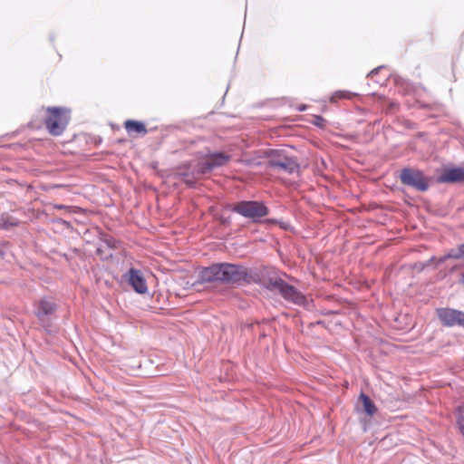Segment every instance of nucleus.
I'll list each match as a JSON object with an SVG mask.
<instances>
[{
	"instance_id": "1",
	"label": "nucleus",
	"mask_w": 464,
	"mask_h": 464,
	"mask_svg": "<svg viewBox=\"0 0 464 464\" xmlns=\"http://www.w3.org/2000/svg\"><path fill=\"white\" fill-rule=\"evenodd\" d=\"M199 280L202 283H222V284H240L242 282H250V276L247 269L239 265L230 263L214 264L208 267H204L199 273Z\"/></svg>"
},
{
	"instance_id": "2",
	"label": "nucleus",
	"mask_w": 464,
	"mask_h": 464,
	"mask_svg": "<svg viewBox=\"0 0 464 464\" xmlns=\"http://www.w3.org/2000/svg\"><path fill=\"white\" fill-rule=\"evenodd\" d=\"M46 111L47 115L44 120L46 129L50 134L60 136L69 123L70 111L64 108L59 107H49Z\"/></svg>"
},
{
	"instance_id": "3",
	"label": "nucleus",
	"mask_w": 464,
	"mask_h": 464,
	"mask_svg": "<svg viewBox=\"0 0 464 464\" xmlns=\"http://www.w3.org/2000/svg\"><path fill=\"white\" fill-rule=\"evenodd\" d=\"M268 165L278 170L293 174L298 172L299 164L296 160L289 157L285 150H271L268 152Z\"/></svg>"
},
{
	"instance_id": "4",
	"label": "nucleus",
	"mask_w": 464,
	"mask_h": 464,
	"mask_svg": "<svg viewBox=\"0 0 464 464\" xmlns=\"http://www.w3.org/2000/svg\"><path fill=\"white\" fill-rule=\"evenodd\" d=\"M233 211L254 222L268 214V208L259 201H240L233 206Z\"/></svg>"
},
{
	"instance_id": "5",
	"label": "nucleus",
	"mask_w": 464,
	"mask_h": 464,
	"mask_svg": "<svg viewBox=\"0 0 464 464\" xmlns=\"http://www.w3.org/2000/svg\"><path fill=\"white\" fill-rule=\"evenodd\" d=\"M400 178L402 184L412 187L419 191H426L429 188L428 179L418 169H403Z\"/></svg>"
},
{
	"instance_id": "6",
	"label": "nucleus",
	"mask_w": 464,
	"mask_h": 464,
	"mask_svg": "<svg viewBox=\"0 0 464 464\" xmlns=\"http://www.w3.org/2000/svg\"><path fill=\"white\" fill-rule=\"evenodd\" d=\"M436 314L444 326L464 328V312L452 308H438Z\"/></svg>"
},
{
	"instance_id": "7",
	"label": "nucleus",
	"mask_w": 464,
	"mask_h": 464,
	"mask_svg": "<svg viewBox=\"0 0 464 464\" xmlns=\"http://www.w3.org/2000/svg\"><path fill=\"white\" fill-rule=\"evenodd\" d=\"M229 160L230 156L222 152L210 154L204 161L198 164L197 173L200 175L208 173L214 169L224 166Z\"/></svg>"
},
{
	"instance_id": "8",
	"label": "nucleus",
	"mask_w": 464,
	"mask_h": 464,
	"mask_svg": "<svg viewBox=\"0 0 464 464\" xmlns=\"http://www.w3.org/2000/svg\"><path fill=\"white\" fill-rule=\"evenodd\" d=\"M278 292L288 302H291L297 305H306L307 300L305 296L302 293H300L295 287L288 285L285 281Z\"/></svg>"
},
{
	"instance_id": "9",
	"label": "nucleus",
	"mask_w": 464,
	"mask_h": 464,
	"mask_svg": "<svg viewBox=\"0 0 464 464\" xmlns=\"http://www.w3.org/2000/svg\"><path fill=\"white\" fill-rule=\"evenodd\" d=\"M128 282L132 288L139 294H145L148 286L143 274L140 270L130 268L127 274Z\"/></svg>"
},
{
	"instance_id": "10",
	"label": "nucleus",
	"mask_w": 464,
	"mask_h": 464,
	"mask_svg": "<svg viewBox=\"0 0 464 464\" xmlns=\"http://www.w3.org/2000/svg\"><path fill=\"white\" fill-rule=\"evenodd\" d=\"M56 304L51 298H42L35 308V314L44 324L47 317L54 313Z\"/></svg>"
},
{
	"instance_id": "11",
	"label": "nucleus",
	"mask_w": 464,
	"mask_h": 464,
	"mask_svg": "<svg viewBox=\"0 0 464 464\" xmlns=\"http://www.w3.org/2000/svg\"><path fill=\"white\" fill-rule=\"evenodd\" d=\"M438 180L442 183L464 182V169L453 168L445 169Z\"/></svg>"
},
{
	"instance_id": "12",
	"label": "nucleus",
	"mask_w": 464,
	"mask_h": 464,
	"mask_svg": "<svg viewBox=\"0 0 464 464\" xmlns=\"http://www.w3.org/2000/svg\"><path fill=\"white\" fill-rule=\"evenodd\" d=\"M453 258V259H459L464 258V245H461L459 249H451L448 254L444 255L443 256H440V258L431 257L427 261L423 266H428L430 265L435 264V266H438L440 264H442L447 259Z\"/></svg>"
},
{
	"instance_id": "13",
	"label": "nucleus",
	"mask_w": 464,
	"mask_h": 464,
	"mask_svg": "<svg viewBox=\"0 0 464 464\" xmlns=\"http://www.w3.org/2000/svg\"><path fill=\"white\" fill-rule=\"evenodd\" d=\"M284 280L277 276L264 277L261 281V285L270 291H279L283 285Z\"/></svg>"
},
{
	"instance_id": "14",
	"label": "nucleus",
	"mask_w": 464,
	"mask_h": 464,
	"mask_svg": "<svg viewBox=\"0 0 464 464\" xmlns=\"http://www.w3.org/2000/svg\"><path fill=\"white\" fill-rule=\"evenodd\" d=\"M125 129L128 131V133L131 132H138V133H147V130L145 128V125L142 122L128 120L124 123Z\"/></svg>"
},
{
	"instance_id": "15",
	"label": "nucleus",
	"mask_w": 464,
	"mask_h": 464,
	"mask_svg": "<svg viewBox=\"0 0 464 464\" xmlns=\"http://www.w3.org/2000/svg\"><path fill=\"white\" fill-rule=\"evenodd\" d=\"M360 400L362 402L363 410L366 414L370 417L373 416L377 411V408L372 400L364 393H361Z\"/></svg>"
},
{
	"instance_id": "16",
	"label": "nucleus",
	"mask_w": 464,
	"mask_h": 464,
	"mask_svg": "<svg viewBox=\"0 0 464 464\" xmlns=\"http://www.w3.org/2000/svg\"><path fill=\"white\" fill-rule=\"evenodd\" d=\"M353 96V93L345 91H337L331 97V102H334L337 99H350Z\"/></svg>"
},
{
	"instance_id": "17",
	"label": "nucleus",
	"mask_w": 464,
	"mask_h": 464,
	"mask_svg": "<svg viewBox=\"0 0 464 464\" xmlns=\"http://www.w3.org/2000/svg\"><path fill=\"white\" fill-rule=\"evenodd\" d=\"M458 425L460 432L464 436V409L461 407L458 408Z\"/></svg>"
},
{
	"instance_id": "18",
	"label": "nucleus",
	"mask_w": 464,
	"mask_h": 464,
	"mask_svg": "<svg viewBox=\"0 0 464 464\" xmlns=\"http://www.w3.org/2000/svg\"><path fill=\"white\" fill-rule=\"evenodd\" d=\"M381 69V67H378L376 69H373L372 71H371L369 73H368V77H372L373 74H375L379 70Z\"/></svg>"
},
{
	"instance_id": "19",
	"label": "nucleus",
	"mask_w": 464,
	"mask_h": 464,
	"mask_svg": "<svg viewBox=\"0 0 464 464\" xmlns=\"http://www.w3.org/2000/svg\"><path fill=\"white\" fill-rule=\"evenodd\" d=\"M66 207L63 206V205H56L55 206V208H58V209H63V208H65Z\"/></svg>"
},
{
	"instance_id": "20",
	"label": "nucleus",
	"mask_w": 464,
	"mask_h": 464,
	"mask_svg": "<svg viewBox=\"0 0 464 464\" xmlns=\"http://www.w3.org/2000/svg\"><path fill=\"white\" fill-rule=\"evenodd\" d=\"M5 256V252L3 250V248L0 246V257H4Z\"/></svg>"
},
{
	"instance_id": "21",
	"label": "nucleus",
	"mask_w": 464,
	"mask_h": 464,
	"mask_svg": "<svg viewBox=\"0 0 464 464\" xmlns=\"http://www.w3.org/2000/svg\"><path fill=\"white\" fill-rule=\"evenodd\" d=\"M15 224H16V223H14V222H11V223H10V226H14Z\"/></svg>"
},
{
	"instance_id": "22",
	"label": "nucleus",
	"mask_w": 464,
	"mask_h": 464,
	"mask_svg": "<svg viewBox=\"0 0 464 464\" xmlns=\"http://www.w3.org/2000/svg\"><path fill=\"white\" fill-rule=\"evenodd\" d=\"M304 109H305V107L304 106V107L300 108V111H304Z\"/></svg>"
},
{
	"instance_id": "23",
	"label": "nucleus",
	"mask_w": 464,
	"mask_h": 464,
	"mask_svg": "<svg viewBox=\"0 0 464 464\" xmlns=\"http://www.w3.org/2000/svg\"><path fill=\"white\" fill-rule=\"evenodd\" d=\"M187 183L193 184V182L189 180H187Z\"/></svg>"
}]
</instances>
